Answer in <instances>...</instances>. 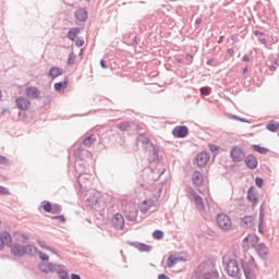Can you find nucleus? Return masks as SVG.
I'll return each instance as SVG.
<instances>
[{"label": "nucleus", "mask_w": 279, "mask_h": 279, "mask_svg": "<svg viewBox=\"0 0 279 279\" xmlns=\"http://www.w3.org/2000/svg\"><path fill=\"white\" fill-rule=\"evenodd\" d=\"M186 60H193V56L186 54Z\"/></svg>", "instance_id": "nucleus-55"}, {"label": "nucleus", "mask_w": 279, "mask_h": 279, "mask_svg": "<svg viewBox=\"0 0 279 279\" xmlns=\"http://www.w3.org/2000/svg\"><path fill=\"white\" fill-rule=\"evenodd\" d=\"M60 211V206H52V211H49V213H52L53 215L58 214Z\"/></svg>", "instance_id": "nucleus-42"}, {"label": "nucleus", "mask_w": 279, "mask_h": 279, "mask_svg": "<svg viewBox=\"0 0 279 279\" xmlns=\"http://www.w3.org/2000/svg\"><path fill=\"white\" fill-rule=\"evenodd\" d=\"M252 149L254 151H257V154H262V155L269 154V149L260 145H253Z\"/></svg>", "instance_id": "nucleus-25"}, {"label": "nucleus", "mask_w": 279, "mask_h": 279, "mask_svg": "<svg viewBox=\"0 0 279 279\" xmlns=\"http://www.w3.org/2000/svg\"><path fill=\"white\" fill-rule=\"evenodd\" d=\"M68 87H69L68 80H64V82H59L54 84V90H57L58 93H62V90H66Z\"/></svg>", "instance_id": "nucleus-20"}, {"label": "nucleus", "mask_w": 279, "mask_h": 279, "mask_svg": "<svg viewBox=\"0 0 279 279\" xmlns=\"http://www.w3.org/2000/svg\"><path fill=\"white\" fill-rule=\"evenodd\" d=\"M233 119H235V121H243V119H241L239 117H233Z\"/></svg>", "instance_id": "nucleus-57"}, {"label": "nucleus", "mask_w": 279, "mask_h": 279, "mask_svg": "<svg viewBox=\"0 0 279 279\" xmlns=\"http://www.w3.org/2000/svg\"><path fill=\"white\" fill-rule=\"evenodd\" d=\"M95 143V137L94 136H88L87 138L84 140V145L86 147H90Z\"/></svg>", "instance_id": "nucleus-32"}, {"label": "nucleus", "mask_w": 279, "mask_h": 279, "mask_svg": "<svg viewBox=\"0 0 279 279\" xmlns=\"http://www.w3.org/2000/svg\"><path fill=\"white\" fill-rule=\"evenodd\" d=\"M153 236L154 239H157L158 241H160V239H162L165 236V233L160 230H156L154 233H153Z\"/></svg>", "instance_id": "nucleus-35"}, {"label": "nucleus", "mask_w": 279, "mask_h": 279, "mask_svg": "<svg viewBox=\"0 0 279 279\" xmlns=\"http://www.w3.org/2000/svg\"><path fill=\"white\" fill-rule=\"evenodd\" d=\"M12 245V234L8 231L0 232V250L4 247H10Z\"/></svg>", "instance_id": "nucleus-4"}, {"label": "nucleus", "mask_w": 279, "mask_h": 279, "mask_svg": "<svg viewBox=\"0 0 279 279\" xmlns=\"http://www.w3.org/2000/svg\"><path fill=\"white\" fill-rule=\"evenodd\" d=\"M61 278H62V279H70V278L66 276V274L61 275Z\"/></svg>", "instance_id": "nucleus-56"}, {"label": "nucleus", "mask_w": 279, "mask_h": 279, "mask_svg": "<svg viewBox=\"0 0 279 279\" xmlns=\"http://www.w3.org/2000/svg\"><path fill=\"white\" fill-rule=\"evenodd\" d=\"M172 134H173V136H175V138H184V137L189 136V128L177 126L173 129Z\"/></svg>", "instance_id": "nucleus-8"}, {"label": "nucleus", "mask_w": 279, "mask_h": 279, "mask_svg": "<svg viewBox=\"0 0 279 279\" xmlns=\"http://www.w3.org/2000/svg\"><path fill=\"white\" fill-rule=\"evenodd\" d=\"M16 104V108H19V110H29V107L32 106V102L29 101V99L25 98V97H20L15 100Z\"/></svg>", "instance_id": "nucleus-7"}, {"label": "nucleus", "mask_w": 279, "mask_h": 279, "mask_svg": "<svg viewBox=\"0 0 279 279\" xmlns=\"http://www.w3.org/2000/svg\"><path fill=\"white\" fill-rule=\"evenodd\" d=\"M247 72V69H244V73H246Z\"/></svg>", "instance_id": "nucleus-60"}, {"label": "nucleus", "mask_w": 279, "mask_h": 279, "mask_svg": "<svg viewBox=\"0 0 279 279\" xmlns=\"http://www.w3.org/2000/svg\"><path fill=\"white\" fill-rule=\"evenodd\" d=\"M245 165L248 167V169H256V167H258V159L252 155H248L245 158Z\"/></svg>", "instance_id": "nucleus-18"}, {"label": "nucleus", "mask_w": 279, "mask_h": 279, "mask_svg": "<svg viewBox=\"0 0 279 279\" xmlns=\"http://www.w3.org/2000/svg\"><path fill=\"white\" fill-rule=\"evenodd\" d=\"M255 184H256V186H258L259 189L263 187V179L256 178Z\"/></svg>", "instance_id": "nucleus-41"}, {"label": "nucleus", "mask_w": 279, "mask_h": 279, "mask_svg": "<svg viewBox=\"0 0 279 279\" xmlns=\"http://www.w3.org/2000/svg\"><path fill=\"white\" fill-rule=\"evenodd\" d=\"M222 40H223V36L220 37L219 43H221Z\"/></svg>", "instance_id": "nucleus-58"}, {"label": "nucleus", "mask_w": 279, "mask_h": 279, "mask_svg": "<svg viewBox=\"0 0 279 279\" xmlns=\"http://www.w3.org/2000/svg\"><path fill=\"white\" fill-rule=\"evenodd\" d=\"M151 204H153V201H151V199L144 201V202L140 205V210H141V213H148V210L151 208Z\"/></svg>", "instance_id": "nucleus-21"}, {"label": "nucleus", "mask_w": 279, "mask_h": 279, "mask_svg": "<svg viewBox=\"0 0 279 279\" xmlns=\"http://www.w3.org/2000/svg\"><path fill=\"white\" fill-rule=\"evenodd\" d=\"M136 215H138V211L135 209L133 215L131 216L132 219H136Z\"/></svg>", "instance_id": "nucleus-49"}, {"label": "nucleus", "mask_w": 279, "mask_h": 279, "mask_svg": "<svg viewBox=\"0 0 279 279\" xmlns=\"http://www.w3.org/2000/svg\"><path fill=\"white\" fill-rule=\"evenodd\" d=\"M201 94L208 96V95H210V89L208 87H202Z\"/></svg>", "instance_id": "nucleus-39"}, {"label": "nucleus", "mask_w": 279, "mask_h": 279, "mask_svg": "<svg viewBox=\"0 0 279 279\" xmlns=\"http://www.w3.org/2000/svg\"><path fill=\"white\" fill-rule=\"evenodd\" d=\"M192 182L194 184V186H203L204 184V175L202 174V172L199 171H195L192 175Z\"/></svg>", "instance_id": "nucleus-12"}, {"label": "nucleus", "mask_w": 279, "mask_h": 279, "mask_svg": "<svg viewBox=\"0 0 279 279\" xmlns=\"http://www.w3.org/2000/svg\"><path fill=\"white\" fill-rule=\"evenodd\" d=\"M191 197H193V201L196 204V207L198 208V210H204V201L202 199V196L197 195L195 191H192Z\"/></svg>", "instance_id": "nucleus-17"}, {"label": "nucleus", "mask_w": 279, "mask_h": 279, "mask_svg": "<svg viewBox=\"0 0 279 279\" xmlns=\"http://www.w3.org/2000/svg\"><path fill=\"white\" fill-rule=\"evenodd\" d=\"M260 43H262V45H267V39L262 38V39H260Z\"/></svg>", "instance_id": "nucleus-53"}, {"label": "nucleus", "mask_w": 279, "mask_h": 279, "mask_svg": "<svg viewBox=\"0 0 279 279\" xmlns=\"http://www.w3.org/2000/svg\"><path fill=\"white\" fill-rule=\"evenodd\" d=\"M25 94L29 99H38L40 97V90L34 86L26 87Z\"/></svg>", "instance_id": "nucleus-11"}, {"label": "nucleus", "mask_w": 279, "mask_h": 279, "mask_svg": "<svg viewBox=\"0 0 279 279\" xmlns=\"http://www.w3.org/2000/svg\"><path fill=\"white\" fill-rule=\"evenodd\" d=\"M242 267L246 279H256L258 266L256 265L254 257H251L247 262H244Z\"/></svg>", "instance_id": "nucleus-1"}, {"label": "nucleus", "mask_w": 279, "mask_h": 279, "mask_svg": "<svg viewBox=\"0 0 279 279\" xmlns=\"http://www.w3.org/2000/svg\"><path fill=\"white\" fill-rule=\"evenodd\" d=\"M178 263V257L171 255L167 260V267H173Z\"/></svg>", "instance_id": "nucleus-29"}, {"label": "nucleus", "mask_w": 279, "mask_h": 279, "mask_svg": "<svg viewBox=\"0 0 279 279\" xmlns=\"http://www.w3.org/2000/svg\"><path fill=\"white\" fill-rule=\"evenodd\" d=\"M205 279H219V272L211 271L205 275Z\"/></svg>", "instance_id": "nucleus-31"}, {"label": "nucleus", "mask_w": 279, "mask_h": 279, "mask_svg": "<svg viewBox=\"0 0 279 279\" xmlns=\"http://www.w3.org/2000/svg\"><path fill=\"white\" fill-rule=\"evenodd\" d=\"M77 34H80V28H71L68 33L69 40H75V38H77Z\"/></svg>", "instance_id": "nucleus-27"}, {"label": "nucleus", "mask_w": 279, "mask_h": 279, "mask_svg": "<svg viewBox=\"0 0 279 279\" xmlns=\"http://www.w3.org/2000/svg\"><path fill=\"white\" fill-rule=\"evenodd\" d=\"M158 279H169V277H167V275H159Z\"/></svg>", "instance_id": "nucleus-50"}, {"label": "nucleus", "mask_w": 279, "mask_h": 279, "mask_svg": "<svg viewBox=\"0 0 279 279\" xmlns=\"http://www.w3.org/2000/svg\"><path fill=\"white\" fill-rule=\"evenodd\" d=\"M239 271H241L239 268V262L234 259L229 260L227 265L228 275L231 276V278H236V276H239Z\"/></svg>", "instance_id": "nucleus-5"}, {"label": "nucleus", "mask_w": 279, "mask_h": 279, "mask_svg": "<svg viewBox=\"0 0 279 279\" xmlns=\"http://www.w3.org/2000/svg\"><path fill=\"white\" fill-rule=\"evenodd\" d=\"M255 221H256V219L254 217L245 216L241 220V226H242V228H254Z\"/></svg>", "instance_id": "nucleus-15"}, {"label": "nucleus", "mask_w": 279, "mask_h": 279, "mask_svg": "<svg viewBox=\"0 0 279 279\" xmlns=\"http://www.w3.org/2000/svg\"><path fill=\"white\" fill-rule=\"evenodd\" d=\"M141 141L145 143L146 145L149 144V138L141 136Z\"/></svg>", "instance_id": "nucleus-47"}, {"label": "nucleus", "mask_w": 279, "mask_h": 279, "mask_svg": "<svg viewBox=\"0 0 279 279\" xmlns=\"http://www.w3.org/2000/svg\"><path fill=\"white\" fill-rule=\"evenodd\" d=\"M137 247L141 252H151V246L147 244H138Z\"/></svg>", "instance_id": "nucleus-33"}, {"label": "nucleus", "mask_w": 279, "mask_h": 279, "mask_svg": "<svg viewBox=\"0 0 279 279\" xmlns=\"http://www.w3.org/2000/svg\"><path fill=\"white\" fill-rule=\"evenodd\" d=\"M38 243H39L40 247H43V250H48V251L52 252V254H56V251H53V250H51V247L47 246V244L45 242L39 241Z\"/></svg>", "instance_id": "nucleus-36"}, {"label": "nucleus", "mask_w": 279, "mask_h": 279, "mask_svg": "<svg viewBox=\"0 0 279 279\" xmlns=\"http://www.w3.org/2000/svg\"><path fill=\"white\" fill-rule=\"evenodd\" d=\"M244 243H246V247H256V243H258V236H256V234H248L244 239Z\"/></svg>", "instance_id": "nucleus-16"}, {"label": "nucleus", "mask_w": 279, "mask_h": 279, "mask_svg": "<svg viewBox=\"0 0 279 279\" xmlns=\"http://www.w3.org/2000/svg\"><path fill=\"white\" fill-rule=\"evenodd\" d=\"M270 69H271V71H276V68H274V66H271Z\"/></svg>", "instance_id": "nucleus-59"}, {"label": "nucleus", "mask_w": 279, "mask_h": 279, "mask_svg": "<svg viewBox=\"0 0 279 279\" xmlns=\"http://www.w3.org/2000/svg\"><path fill=\"white\" fill-rule=\"evenodd\" d=\"M87 202L90 206H95L99 202V196H97V193H90Z\"/></svg>", "instance_id": "nucleus-26"}, {"label": "nucleus", "mask_w": 279, "mask_h": 279, "mask_svg": "<svg viewBox=\"0 0 279 279\" xmlns=\"http://www.w3.org/2000/svg\"><path fill=\"white\" fill-rule=\"evenodd\" d=\"M208 160H210V155H208V153H201L196 156V165L198 167H206Z\"/></svg>", "instance_id": "nucleus-9"}, {"label": "nucleus", "mask_w": 279, "mask_h": 279, "mask_svg": "<svg viewBox=\"0 0 279 279\" xmlns=\"http://www.w3.org/2000/svg\"><path fill=\"white\" fill-rule=\"evenodd\" d=\"M243 61H244V62H250V57L244 56V57H243Z\"/></svg>", "instance_id": "nucleus-52"}, {"label": "nucleus", "mask_w": 279, "mask_h": 279, "mask_svg": "<svg viewBox=\"0 0 279 279\" xmlns=\"http://www.w3.org/2000/svg\"><path fill=\"white\" fill-rule=\"evenodd\" d=\"M68 64H69L70 66H72L73 64H75V52H71V53L69 54Z\"/></svg>", "instance_id": "nucleus-34"}, {"label": "nucleus", "mask_w": 279, "mask_h": 279, "mask_svg": "<svg viewBox=\"0 0 279 279\" xmlns=\"http://www.w3.org/2000/svg\"><path fill=\"white\" fill-rule=\"evenodd\" d=\"M75 16L77 21H86L88 19V13L86 12V10L81 9L76 11Z\"/></svg>", "instance_id": "nucleus-22"}, {"label": "nucleus", "mask_w": 279, "mask_h": 279, "mask_svg": "<svg viewBox=\"0 0 279 279\" xmlns=\"http://www.w3.org/2000/svg\"><path fill=\"white\" fill-rule=\"evenodd\" d=\"M118 129L121 130V132H128V130H130V122L120 123Z\"/></svg>", "instance_id": "nucleus-30"}, {"label": "nucleus", "mask_w": 279, "mask_h": 279, "mask_svg": "<svg viewBox=\"0 0 279 279\" xmlns=\"http://www.w3.org/2000/svg\"><path fill=\"white\" fill-rule=\"evenodd\" d=\"M247 199L253 204V206H256L258 204V192H256V189L251 187L247 192Z\"/></svg>", "instance_id": "nucleus-13"}, {"label": "nucleus", "mask_w": 279, "mask_h": 279, "mask_svg": "<svg viewBox=\"0 0 279 279\" xmlns=\"http://www.w3.org/2000/svg\"><path fill=\"white\" fill-rule=\"evenodd\" d=\"M266 130H268L269 132H279V123L275 121H270L266 125Z\"/></svg>", "instance_id": "nucleus-24"}, {"label": "nucleus", "mask_w": 279, "mask_h": 279, "mask_svg": "<svg viewBox=\"0 0 279 279\" xmlns=\"http://www.w3.org/2000/svg\"><path fill=\"white\" fill-rule=\"evenodd\" d=\"M256 252L260 258H267V256H269V247H267V245L264 243L256 246Z\"/></svg>", "instance_id": "nucleus-14"}, {"label": "nucleus", "mask_w": 279, "mask_h": 279, "mask_svg": "<svg viewBox=\"0 0 279 279\" xmlns=\"http://www.w3.org/2000/svg\"><path fill=\"white\" fill-rule=\"evenodd\" d=\"M195 23L196 25H202V19H197Z\"/></svg>", "instance_id": "nucleus-54"}, {"label": "nucleus", "mask_w": 279, "mask_h": 279, "mask_svg": "<svg viewBox=\"0 0 279 279\" xmlns=\"http://www.w3.org/2000/svg\"><path fill=\"white\" fill-rule=\"evenodd\" d=\"M39 258L40 260H49V256L43 252H39Z\"/></svg>", "instance_id": "nucleus-40"}, {"label": "nucleus", "mask_w": 279, "mask_h": 279, "mask_svg": "<svg viewBox=\"0 0 279 279\" xmlns=\"http://www.w3.org/2000/svg\"><path fill=\"white\" fill-rule=\"evenodd\" d=\"M230 156L233 162H242V160H245V151H243L239 146L231 149Z\"/></svg>", "instance_id": "nucleus-3"}, {"label": "nucleus", "mask_w": 279, "mask_h": 279, "mask_svg": "<svg viewBox=\"0 0 279 279\" xmlns=\"http://www.w3.org/2000/svg\"><path fill=\"white\" fill-rule=\"evenodd\" d=\"M62 73H63L62 69L58 66H52L49 71V77H51V80H56V77H60Z\"/></svg>", "instance_id": "nucleus-19"}, {"label": "nucleus", "mask_w": 279, "mask_h": 279, "mask_svg": "<svg viewBox=\"0 0 279 279\" xmlns=\"http://www.w3.org/2000/svg\"><path fill=\"white\" fill-rule=\"evenodd\" d=\"M219 146L215 145V144H210L209 145V150L213 153V154H217V151H219Z\"/></svg>", "instance_id": "nucleus-37"}, {"label": "nucleus", "mask_w": 279, "mask_h": 279, "mask_svg": "<svg viewBox=\"0 0 279 279\" xmlns=\"http://www.w3.org/2000/svg\"><path fill=\"white\" fill-rule=\"evenodd\" d=\"M76 47H84V39H77L75 41Z\"/></svg>", "instance_id": "nucleus-43"}, {"label": "nucleus", "mask_w": 279, "mask_h": 279, "mask_svg": "<svg viewBox=\"0 0 279 279\" xmlns=\"http://www.w3.org/2000/svg\"><path fill=\"white\" fill-rule=\"evenodd\" d=\"M217 223L222 230H230L232 228V220L226 214H219L217 216Z\"/></svg>", "instance_id": "nucleus-2"}, {"label": "nucleus", "mask_w": 279, "mask_h": 279, "mask_svg": "<svg viewBox=\"0 0 279 279\" xmlns=\"http://www.w3.org/2000/svg\"><path fill=\"white\" fill-rule=\"evenodd\" d=\"M254 34H255V36H263V33L259 31H255Z\"/></svg>", "instance_id": "nucleus-51"}, {"label": "nucleus", "mask_w": 279, "mask_h": 279, "mask_svg": "<svg viewBox=\"0 0 279 279\" xmlns=\"http://www.w3.org/2000/svg\"><path fill=\"white\" fill-rule=\"evenodd\" d=\"M56 219H58L61 223H64V221H66V218H64V216H58L56 217Z\"/></svg>", "instance_id": "nucleus-46"}, {"label": "nucleus", "mask_w": 279, "mask_h": 279, "mask_svg": "<svg viewBox=\"0 0 279 279\" xmlns=\"http://www.w3.org/2000/svg\"><path fill=\"white\" fill-rule=\"evenodd\" d=\"M259 232L263 234V214H260V221H259Z\"/></svg>", "instance_id": "nucleus-45"}, {"label": "nucleus", "mask_w": 279, "mask_h": 279, "mask_svg": "<svg viewBox=\"0 0 279 279\" xmlns=\"http://www.w3.org/2000/svg\"><path fill=\"white\" fill-rule=\"evenodd\" d=\"M41 207L44 208V210L46 213H52L53 211V206H51V203L47 202V201H44L41 203Z\"/></svg>", "instance_id": "nucleus-28"}, {"label": "nucleus", "mask_w": 279, "mask_h": 279, "mask_svg": "<svg viewBox=\"0 0 279 279\" xmlns=\"http://www.w3.org/2000/svg\"><path fill=\"white\" fill-rule=\"evenodd\" d=\"M111 223L116 230H123L125 228V218L121 214H116L111 219Z\"/></svg>", "instance_id": "nucleus-6"}, {"label": "nucleus", "mask_w": 279, "mask_h": 279, "mask_svg": "<svg viewBox=\"0 0 279 279\" xmlns=\"http://www.w3.org/2000/svg\"><path fill=\"white\" fill-rule=\"evenodd\" d=\"M14 239H15V241H17V243H26L28 236L25 235V233H23V232H15Z\"/></svg>", "instance_id": "nucleus-23"}, {"label": "nucleus", "mask_w": 279, "mask_h": 279, "mask_svg": "<svg viewBox=\"0 0 279 279\" xmlns=\"http://www.w3.org/2000/svg\"><path fill=\"white\" fill-rule=\"evenodd\" d=\"M0 195H10V190L0 185Z\"/></svg>", "instance_id": "nucleus-38"}, {"label": "nucleus", "mask_w": 279, "mask_h": 279, "mask_svg": "<svg viewBox=\"0 0 279 279\" xmlns=\"http://www.w3.org/2000/svg\"><path fill=\"white\" fill-rule=\"evenodd\" d=\"M0 165H8V158L0 156Z\"/></svg>", "instance_id": "nucleus-44"}, {"label": "nucleus", "mask_w": 279, "mask_h": 279, "mask_svg": "<svg viewBox=\"0 0 279 279\" xmlns=\"http://www.w3.org/2000/svg\"><path fill=\"white\" fill-rule=\"evenodd\" d=\"M100 65H101L104 69H107V65H106V61H105V60H100Z\"/></svg>", "instance_id": "nucleus-48"}, {"label": "nucleus", "mask_w": 279, "mask_h": 279, "mask_svg": "<svg viewBox=\"0 0 279 279\" xmlns=\"http://www.w3.org/2000/svg\"><path fill=\"white\" fill-rule=\"evenodd\" d=\"M11 252L14 254V256H25V254H27V246L14 244L11 247Z\"/></svg>", "instance_id": "nucleus-10"}]
</instances>
